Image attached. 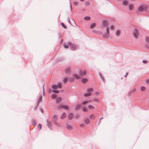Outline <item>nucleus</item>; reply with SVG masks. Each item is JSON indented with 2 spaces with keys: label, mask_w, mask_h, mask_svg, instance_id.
<instances>
[{
  "label": "nucleus",
  "mask_w": 149,
  "mask_h": 149,
  "mask_svg": "<svg viewBox=\"0 0 149 149\" xmlns=\"http://www.w3.org/2000/svg\"><path fill=\"white\" fill-rule=\"evenodd\" d=\"M57 117L56 115H54L52 118V121L56 126H59V125L58 123L56 122L57 120Z\"/></svg>",
  "instance_id": "obj_1"
},
{
  "label": "nucleus",
  "mask_w": 149,
  "mask_h": 149,
  "mask_svg": "<svg viewBox=\"0 0 149 149\" xmlns=\"http://www.w3.org/2000/svg\"><path fill=\"white\" fill-rule=\"evenodd\" d=\"M147 9V6H145L144 7L142 6H140L138 8V10L141 12H142L143 10L146 11Z\"/></svg>",
  "instance_id": "obj_2"
},
{
  "label": "nucleus",
  "mask_w": 149,
  "mask_h": 149,
  "mask_svg": "<svg viewBox=\"0 0 149 149\" xmlns=\"http://www.w3.org/2000/svg\"><path fill=\"white\" fill-rule=\"evenodd\" d=\"M133 34L134 37L136 38L137 36L139 35V32L138 30L136 28H135L134 29V31L133 32Z\"/></svg>",
  "instance_id": "obj_3"
},
{
  "label": "nucleus",
  "mask_w": 149,
  "mask_h": 149,
  "mask_svg": "<svg viewBox=\"0 0 149 149\" xmlns=\"http://www.w3.org/2000/svg\"><path fill=\"white\" fill-rule=\"evenodd\" d=\"M57 108L58 109H61V108H63L64 109H66V110H68L69 109V107L66 105H58L57 106Z\"/></svg>",
  "instance_id": "obj_4"
},
{
  "label": "nucleus",
  "mask_w": 149,
  "mask_h": 149,
  "mask_svg": "<svg viewBox=\"0 0 149 149\" xmlns=\"http://www.w3.org/2000/svg\"><path fill=\"white\" fill-rule=\"evenodd\" d=\"M109 29L108 27H107L106 29V33L104 34L103 36L104 38H107L109 36Z\"/></svg>",
  "instance_id": "obj_5"
},
{
  "label": "nucleus",
  "mask_w": 149,
  "mask_h": 149,
  "mask_svg": "<svg viewBox=\"0 0 149 149\" xmlns=\"http://www.w3.org/2000/svg\"><path fill=\"white\" fill-rule=\"evenodd\" d=\"M71 49L73 50H76L79 48V46L78 45L72 44L71 46Z\"/></svg>",
  "instance_id": "obj_6"
},
{
  "label": "nucleus",
  "mask_w": 149,
  "mask_h": 149,
  "mask_svg": "<svg viewBox=\"0 0 149 149\" xmlns=\"http://www.w3.org/2000/svg\"><path fill=\"white\" fill-rule=\"evenodd\" d=\"M108 22L106 20H103L102 21V24L104 27L108 26Z\"/></svg>",
  "instance_id": "obj_7"
},
{
  "label": "nucleus",
  "mask_w": 149,
  "mask_h": 149,
  "mask_svg": "<svg viewBox=\"0 0 149 149\" xmlns=\"http://www.w3.org/2000/svg\"><path fill=\"white\" fill-rule=\"evenodd\" d=\"M65 73L67 74H69L71 73L70 68L69 67L66 68L65 71Z\"/></svg>",
  "instance_id": "obj_8"
},
{
  "label": "nucleus",
  "mask_w": 149,
  "mask_h": 149,
  "mask_svg": "<svg viewBox=\"0 0 149 149\" xmlns=\"http://www.w3.org/2000/svg\"><path fill=\"white\" fill-rule=\"evenodd\" d=\"M79 74L81 76H84L86 74V71L85 70H84L83 71H82L81 70H79Z\"/></svg>",
  "instance_id": "obj_9"
},
{
  "label": "nucleus",
  "mask_w": 149,
  "mask_h": 149,
  "mask_svg": "<svg viewBox=\"0 0 149 149\" xmlns=\"http://www.w3.org/2000/svg\"><path fill=\"white\" fill-rule=\"evenodd\" d=\"M74 116V115L73 113H70L68 114V119L69 120H72L73 119Z\"/></svg>",
  "instance_id": "obj_10"
},
{
  "label": "nucleus",
  "mask_w": 149,
  "mask_h": 149,
  "mask_svg": "<svg viewBox=\"0 0 149 149\" xmlns=\"http://www.w3.org/2000/svg\"><path fill=\"white\" fill-rule=\"evenodd\" d=\"M84 122L85 124L88 125V124L90 123V120L86 118L84 119Z\"/></svg>",
  "instance_id": "obj_11"
},
{
  "label": "nucleus",
  "mask_w": 149,
  "mask_h": 149,
  "mask_svg": "<svg viewBox=\"0 0 149 149\" xmlns=\"http://www.w3.org/2000/svg\"><path fill=\"white\" fill-rule=\"evenodd\" d=\"M67 129L68 130H72L73 129V127L72 125H68L66 127Z\"/></svg>",
  "instance_id": "obj_12"
},
{
  "label": "nucleus",
  "mask_w": 149,
  "mask_h": 149,
  "mask_svg": "<svg viewBox=\"0 0 149 149\" xmlns=\"http://www.w3.org/2000/svg\"><path fill=\"white\" fill-rule=\"evenodd\" d=\"M81 105H76L75 107L74 108L75 110L77 111L79 110L81 107Z\"/></svg>",
  "instance_id": "obj_13"
},
{
  "label": "nucleus",
  "mask_w": 149,
  "mask_h": 149,
  "mask_svg": "<svg viewBox=\"0 0 149 149\" xmlns=\"http://www.w3.org/2000/svg\"><path fill=\"white\" fill-rule=\"evenodd\" d=\"M47 125H48V127L51 130H52L51 126V125H52V123L50 122H49L48 121V120L47 119Z\"/></svg>",
  "instance_id": "obj_14"
},
{
  "label": "nucleus",
  "mask_w": 149,
  "mask_h": 149,
  "mask_svg": "<svg viewBox=\"0 0 149 149\" xmlns=\"http://www.w3.org/2000/svg\"><path fill=\"white\" fill-rule=\"evenodd\" d=\"M61 100V97H59L56 98V102L57 103H59Z\"/></svg>",
  "instance_id": "obj_15"
},
{
  "label": "nucleus",
  "mask_w": 149,
  "mask_h": 149,
  "mask_svg": "<svg viewBox=\"0 0 149 149\" xmlns=\"http://www.w3.org/2000/svg\"><path fill=\"white\" fill-rule=\"evenodd\" d=\"M66 116V113L65 112H64L62 113V116L61 117V119H63Z\"/></svg>",
  "instance_id": "obj_16"
},
{
  "label": "nucleus",
  "mask_w": 149,
  "mask_h": 149,
  "mask_svg": "<svg viewBox=\"0 0 149 149\" xmlns=\"http://www.w3.org/2000/svg\"><path fill=\"white\" fill-rule=\"evenodd\" d=\"M96 25V24L95 23H92L90 25V28L91 29L94 28Z\"/></svg>",
  "instance_id": "obj_17"
},
{
  "label": "nucleus",
  "mask_w": 149,
  "mask_h": 149,
  "mask_svg": "<svg viewBox=\"0 0 149 149\" xmlns=\"http://www.w3.org/2000/svg\"><path fill=\"white\" fill-rule=\"evenodd\" d=\"M32 122L33 125L34 126H36V123L35 121V120L34 119H32Z\"/></svg>",
  "instance_id": "obj_18"
},
{
  "label": "nucleus",
  "mask_w": 149,
  "mask_h": 149,
  "mask_svg": "<svg viewBox=\"0 0 149 149\" xmlns=\"http://www.w3.org/2000/svg\"><path fill=\"white\" fill-rule=\"evenodd\" d=\"M120 31L118 30H116V32H115V34L116 36H119L120 35Z\"/></svg>",
  "instance_id": "obj_19"
},
{
  "label": "nucleus",
  "mask_w": 149,
  "mask_h": 149,
  "mask_svg": "<svg viewBox=\"0 0 149 149\" xmlns=\"http://www.w3.org/2000/svg\"><path fill=\"white\" fill-rule=\"evenodd\" d=\"M128 4V2L125 0H123L122 1V4L124 6H125Z\"/></svg>",
  "instance_id": "obj_20"
},
{
  "label": "nucleus",
  "mask_w": 149,
  "mask_h": 149,
  "mask_svg": "<svg viewBox=\"0 0 149 149\" xmlns=\"http://www.w3.org/2000/svg\"><path fill=\"white\" fill-rule=\"evenodd\" d=\"M74 78L73 77H71L69 78L68 80L70 82H72L74 81Z\"/></svg>",
  "instance_id": "obj_21"
},
{
  "label": "nucleus",
  "mask_w": 149,
  "mask_h": 149,
  "mask_svg": "<svg viewBox=\"0 0 149 149\" xmlns=\"http://www.w3.org/2000/svg\"><path fill=\"white\" fill-rule=\"evenodd\" d=\"M74 76L77 79H79L81 78L80 77L79 75L76 74H74Z\"/></svg>",
  "instance_id": "obj_22"
},
{
  "label": "nucleus",
  "mask_w": 149,
  "mask_h": 149,
  "mask_svg": "<svg viewBox=\"0 0 149 149\" xmlns=\"http://www.w3.org/2000/svg\"><path fill=\"white\" fill-rule=\"evenodd\" d=\"M87 81V79L86 78H83L81 80V82L83 83H85Z\"/></svg>",
  "instance_id": "obj_23"
},
{
  "label": "nucleus",
  "mask_w": 149,
  "mask_h": 149,
  "mask_svg": "<svg viewBox=\"0 0 149 149\" xmlns=\"http://www.w3.org/2000/svg\"><path fill=\"white\" fill-rule=\"evenodd\" d=\"M93 88H90L88 89L87 90V91L88 93L92 92L93 91Z\"/></svg>",
  "instance_id": "obj_24"
},
{
  "label": "nucleus",
  "mask_w": 149,
  "mask_h": 149,
  "mask_svg": "<svg viewBox=\"0 0 149 149\" xmlns=\"http://www.w3.org/2000/svg\"><path fill=\"white\" fill-rule=\"evenodd\" d=\"M91 95V93H85L84 94V96L85 97H88L90 95Z\"/></svg>",
  "instance_id": "obj_25"
},
{
  "label": "nucleus",
  "mask_w": 149,
  "mask_h": 149,
  "mask_svg": "<svg viewBox=\"0 0 149 149\" xmlns=\"http://www.w3.org/2000/svg\"><path fill=\"white\" fill-rule=\"evenodd\" d=\"M52 92L55 93H59V91L56 90H52Z\"/></svg>",
  "instance_id": "obj_26"
},
{
  "label": "nucleus",
  "mask_w": 149,
  "mask_h": 149,
  "mask_svg": "<svg viewBox=\"0 0 149 149\" xmlns=\"http://www.w3.org/2000/svg\"><path fill=\"white\" fill-rule=\"evenodd\" d=\"M56 85L57 86V88H59L60 89L61 88L62 86L61 84V83H59L58 84H57Z\"/></svg>",
  "instance_id": "obj_27"
},
{
  "label": "nucleus",
  "mask_w": 149,
  "mask_h": 149,
  "mask_svg": "<svg viewBox=\"0 0 149 149\" xmlns=\"http://www.w3.org/2000/svg\"><path fill=\"white\" fill-rule=\"evenodd\" d=\"M84 19L86 20H89L90 19V17L88 16L85 17Z\"/></svg>",
  "instance_id": "obj_28"
},
{
  "label": "nucleus",
  "mask_w": 149,
  "mask_h": 149,
  "mask_svg": "<svg viewBox=\"0 0 149 149\" xmlns=\"http://www.w3.org/2000/svg\"><path fill=\"white\" fill-rule=\"evenodd\" d=\"M52 88L54 89H57V86L56 85H52Z\"/></svg>",
  "instance_id": "obj_29"
},
{
  "label": "nucleus",
  "mask_w": 149,
  "mask_h": 149,
  "mask_svg": "<svg viewBox=\"0 0 149 149\" xmlns=\"http://www.w3.org/2000/svg\"><path fill=\"white\" fill-rule=\"evenodd\" d=\"M42 99V97L41 95L39 97V98L38 100V103H39L41 101Z\"/></svg>",
  "instance_id": "obj_30"
},
{
  "label": "nucleus",
  "mask_w": 149,
  "mask_h": 149,
  "mask_svg": "<svg viewBox=\"0 0 149 149\" xmlns=\"http://www.w3.org/2000/svg\"><path fill=\"white\" fill-rule=\"evenodd\" d=\"M61 25L63 26V27L65 29H66L67 27L65 25L64 23H61Z\"/></svg>",
  "instance_id": "obj_31"
},
{
  "label": "nucleus",
  "mask_w": 149,
  "mask_h": 149,
  "mask_svg": "<svg viewBox=\"0 0 149 149\" xmlns=\"http://www.w3.org/2000/svg\"><path fill=\"white\" fill-rule=\"evenodd\" d=\"M145 40L146 42L147 43H148L149 42V38L148 36H146L145 38Z\"/></svg>",
  "instance_id": "obj_32"
},
{
  "label": "nucleus",
  "mask_w": 149,
  "mask_h": 149,
  "mask_svg": "<svg viewBox=\"0 0 149 149\" xmlns=\"http://www.w3.org/2000/svg\"><path fill=\"white\" fill-rule=\"evenodd\" d=\"M90 118L91 119H94V118H95L93 114L91 115L90 116Z\"/></svg>",
  "instance_id": "obj_33"
},
{
  "label": "nucleus",
  "mask_w": 149,
  "mask_h": 149,
  "mask_svg": "<svg viewBox=\"0 0 149 149\" xmlns=\"http://www.w3.org/2000/svg\"><path fill=\"white\" fill-rule=\"evenodd\" d=\"M88 108L91 109H94V107L92 105H89L88 106Z\"/></svg>",
  "instance_id": "obj_34"
},
{
  "label": "nucleus",
  "mask_w": 149,
  "mask_h": 149,
  "mask_svg": "<svg viewBox=\"0 0 149 149\" xmlns=\"http://www.w3.org/2000/svg\"><path fill=\"white\" fill-rule=\"evenodd\" d=\"M146 88L144 86H142L141 87V90L142 91H144L145 90H146Z\"/></svg>",
  "instance_id": "obj_35"
},
{
  "label": "nucleus",
  "mask_w": 149,
  "mask_h": 149,
  "mask_svg": "<svg viewBox=\"0 0 149 149\" xmlns=\"http://www.w3.org/2000/svg\"><path fill=\"white\" fill-rule=\"evenodd\" d=\"M39 105V103H38L36 106L34 108V110L35 111H36L37 110V109L38 106V105Z\"/></svg>",
  "instance_id": "obj_36"
},
{
  "label": "nucleus",
  "mask_w": 149,
  "mask_h": 149,
  "mask_svg": "<svg viewBox=\"0 0 149 149\" xmlns=\"http://www.w3.org/2000/svg\"><path fill=\"white\" fill-rule=\"evenodd\" d=\"M52 99L55 98L56 97V95L55 94H53L52 95Z\"/></svg>",
  "instance_id": "obj_37"
},
{
  "label": "nucleus",
  "mask_w": 149,
  "mask_h": 149,
  "mask_svg": "<svg viewBox=\"0 0 149 149\" xmlns=\"http://www.w3.org/2000/svg\"><path fill=\"white\" fill-rule=\"evenodd\" d=\"M90 2L88 1L85 2V4L86 6H89L90 5Z\"/></svg>",
  "instance_id": "obj_38"
},
{
  "label": "nucleus",
  "mask_w": 149,
  "mask_h": 149,
  "mask_svg": "<svg viewBox=\"0 0 149 149\" xmlns=\"http://www.w3.org/2000/svg\"><path fill=\"white\" fill-rule=\"evenodd\" d=\"M129 8L130 10H132V6L131 5H129Z\"/></svg>",
  "instance_id": "obj_39"
},
{
  "label": "nucleus",
  "mask_w": 149,
  "mask_h": 149,
  "mask_svg": "<svg viewBox=\"0 0 149 149\" xmlns=\"http://www.w3.org/2000/svg\"><path fill=\"white\" fill-rule=\"evenodd\" d=\"M64 47L65 49H68L69 47V45H66L64 44Z\"/></svg>",
  "instance_id": "obj_40"
},
{
  "label": "nucleus",
  "mask_w": 149,
  "mask_h": 149,
  "mask_svg": "<svg viewBox=\"0 0 149 149\" xmlns=\"http://www.w3.org/2000/svg\"><path fill=\"white\" fill-rule=\"evenodd\" d=\"M38 127L39 128V130H40L42 127L41 125L40 124H39L38 126Z\"/></svg>",
  "instance_id": "obj_41"
},
{
  "label": "nucleus",
  "mask_w": 149,
  "mask_h": 149,
  "mask_svg": "<svg viewBox=\"0 0 149 149\" xmlns=\"http://www.w3.org/2000/svg\"><path fill=\"white\" fill-rule=\"evenodd\" d=\"M74 5L77 6L78 5L79 3L78 2L75 1L74 2Z\"/></svg>",
  "instance_id": "obj_42"
},
{
  "label": "nucleus",
  "mask_w": 149,
  "mask_h": 149,
  "mask_svg": "<svg viewBox=\"0 0 149 149\" xmlns=\"http://www.w3.org/2000/svg\"><path fill=\"white\" fill-rule=\"evenodd\" d=\"M67 81V79L66 78H65L63 80V82L65 83H66Z\"/></svg>",
  "instance_id": "obj_43"
},
{
  "label": "nucleus",
  "mask_w": 149,
  "mask_h": 149,
  "mask_svg": "<svg viewBox=\"0 0 149 149\" xmlns=\"http://www.w3.org/2000/svg\"><path fill=\"white\" fill-rule=\"evenodd\" d=\"M82 109L83 111L84 112H86V108H85L83 107L82 108Z\"/></svg>",
  "instance_id": "obj_44"
},
{
  "label": "nucleus",
  "mask_w": 149,
  "mask_h": 149,
  "mask_svg": "<svg viewBox=\"0 0 149 149\" xmlns=\"http://www.w3.org/2000/svg\"><path fill=\"white\" fill-rule=\"evenodd\" d=\"M110 28L111 29L113 30V31L114 29V27L113 25H111L110 26Z\"/></svg>",
  "instance_id": "obj_45"
},
{
  "label": "nucleus",
  "mask_w": 149,
  "mask_h": 149,
  "mask_svg": "<svg viewBox=\"0 0 149 149\" xmlns=\"http://www.w3.org/2000/svg\"><path fill=\"white\" fill-rule=\"evenodd\" d=\"M92 100L94 101L95 102H99L98 100L96 98H94L92 99Z\"/></svg>",
  "instance_id": "obj_46"
},
{
  "label": "nucleus",
  "mask_w": 149,
  "mask_h": 149,
  "mask_svg": "<svg viewBox=\"0 0 149 149\" xmlns=\"http://www.w3.org/2000/svg\"><path fill=\"white\" fill-rule=\"evenodd\" d=\"M79 117V115L77 114H76L74 116V118L76 119H77Z\"/></svg>",
  "instance_id": "obj_47"
},
{
  "label": "nucleus",
  "mask_w": 149,
  "mask_h": 149,
  "mask_svg": "<svg viewBox=\"0 0 149 149\" xmlns=\"http://www.w3.org/2000/svg\"><path fill=\"white\" fill-rule=\"evenodd\" d=\"M87 103V101L82 102V104L83 105H84Z\"/></svg>",
  "instance_id": "obj_48"
},
{
  "label": "nucleus",
  "mask_w": 149,
  "mask_h": 149,
  "mask_svg": "<svg viewBox=\"0 0 149 149\" xmlns=\"http://www.w3.org/2000/svg\"><path fill=\"white\" fill-rule=\"evenodd\" d=\"M136 90V89L135 88L132 89V93H134L135 92Z\"/></svg>",
  "instance_id": "obj_49"
},
{
  "label": "nucleus",
  "mask_w": 149,
  "mask_h": 149,
  "mask_svg": "<svg viewBox=\"0 0 149 149\" xmlns=\"http://www.w3.org/2000/svg\"><path fill=\"white\" fill-rule=\"evenodd\" d=\"M80 126L81 127H84L85 125L83 124H80Z\"/></svg>",
  "instance_id": "obj_50"
},
{
  "label": "nucleus",
  "mask_w": 149,
  "mask_h": 149,
  "mask_svg": "<svg viewBox=\"0 0 149 149\" xmlns=\"http://www.w3.org/2000/svg\"><path fill=\"white\" fill-rule=\"evenodd\" d=\"M95 94L97 95H100V93L99 92H95Z\"/></svg>",
  "instance_id": "obj_51"
},
{
  "label": "nucleus",
  "mask_w": 149,
  "mask_h": 149,
  "mask_svg": "<svg viewBox=\"0 0 149 149\" xmlns=\"http://www.w3.org/2000/svg\"><path fill=\"white\" fill-rule=\"evenodd\" d=\"M68 44L69 46H72V45L71 42H68Z\"/></svg>",
  "instance_id": "obj_52"
},
{
  "label": "nucleus",
  "mask_w": 149,
  "mask_h": 149,
  "mask_svg": "<svg viewBox=\"0 0 149 149\" xmlns=\"http://www.w3.org/2000/svg\"><path fill=\"white\" fill-rule=\"evenodd\" d=\"M146 83L147 84H149V79L146 80Z\"/></svg>",
  "instance_id": "obj_53"
},
{
  "label": "nucleus",
  "mask_w": 149,
  "mask_h": 149,
  "mask_svg": "<svg viewBox=\"0 0 149 149\" xmlns=\"http://www.w3.org/2000/svg\"><path fill=\"white\" fill-rule=\"evenodd\" d=\"M102 79V81L104 83H105V79H104V78H102V79Z\"/></svg>",
  "instance_id": "obj_54"
},
{
  "label": "nucleus",
  "mask_w": 149,
  "mask_h": 149,
  "mask_svg": "<svg viewBox=\"0 0 149 149\" xmlns=\"http://www.w3.org/2000/svg\"><path fill=\"white\" fill-rule=\"evenodd\" d=\"M142 62L144 63H147V61L146 60H143Z\"/></svg>",
  "instance_id": "obj_55"
},
{
  "label": "nucleus",
  "mask_w": 149,
  "mask_h": 149,
  "mask_svg": "<svg viewBox=\"0 0 149 149\" xmlns=\"http://www.w3.org/2000/svg\"><path fill=\"white\" fill-rule=\"evenodd\" d=\"M128 72H126L125 75L124 76V77H126L127 76V75H128Z\"/></svg>",
  "instance_id": "obj_56"
},
{
  "label": "nucleus",
  "mask_w": 149,
  "mask_h": 149,
  "mask_svg": "<svg viewBox=\"0 0 149 149\" xmlns=\"http://www.w3.org/2000/svg\"><path fill=\"white\" fill-rule=\"evenodd\" d=\"M103 117H102V118H100V122H99V123H98V125H99V123H100V121H101V119H103Z\"/></svg>",
  "instance_id": "obj_57"
},
{
  "label": "nucleus",
  "mask_w": 149,
  "mask_h": 149,
  "mask_svg": "<svg viewBox=\"0 0 149 149\" xmlns=\"http://www.w3.org/2000/svg\"><path fill=\"white\" fill-rule=\"evenodd\" d=\"M146 47L148 48L149 49V44L147 45H146Z\"/></svg>",
  "instance_id": "obj_58"
},
{
  "label": "nucleus",
  "mask_w": 149,
  "mask_h": 149,
  "mask_svg": "<svg viewBox=\"0 0 149 149\" xmlns=\"http://www.w3.org/2000/svg\"><path fill=\"white\" fill-rule=\"evenodd\" d=\"M51 91H52V90H51L50 89H49V93H50Z\"/></svg>",
  "instance_id": "obj_59"
},
{
  "label": "nucleus",
  "mask_w": 149,
  "mask_h": 149,
  "mask_svg": "<svg viewBox=\"0 0 149 149\" xmlns=\"http://www.w3.org/2000/svg\"><path fill=\"white\" fill-rule=\"evenodd\" d=\"M100 78H101V79H102V78H103V77H102V75H101H101H100Z\"/></svg>",
  "instance_id": "obj_60"
},
{
  "label": "nucleus",
  "mask_w": 149,
  "mask_h": 149,
  "mask_svg": "<svg viewBox=\"0 0 149 149\" xmlns=\"http://www.w3.org/2000/svg\"><path fill=\"white\" fill-rule=\"evenodd\" d=\"M42 109H41V112H42V113H43V111H42Z\"/></svg>",
  "instance_id": "obj_61"
},
{
  "label": "nucleus",
  "mask_w": 149,
  "mask_h": 149,
  "mask_svg": "<svg viewBox=\"0 0 149 149\" xmlns=\"http://www.w3.org/2000/svg\"><path fill=\"white\" fill-rule=\"evenodd\" d=\"M70 7L71 10H72V6L71 5L70 6Z\"/></svg>",
  "instance_id": "obj_62"
},
{
  "label": "nucleus",
  "mask_w": 149,
  "mask_h": 149,
  "mask_svg": "<svg viewBox=\"0 0 149 149\" xmlns=\"http://www.w3.org/2000/svg\"><path fill=\"white\" fill-rule=\"evenodd\" d=\"M99 75H100H100H101V73H100V72H99Z\"/></svg>",
  "instance_id": "obj_63"
},
{
  "label": "nucleus",
  "mask_w": 149,
  "mask_h": 149,
  "mask_svg": "<svg viewBox=\"0 0 149 149\" xmlns=\"http://www.w3.org/2000/svg\"><path fill=\"white\" fill-rule=\"evenodd\" d=\"M81 1H84V0H80Z\"/></svg>",
  "instance_id": "obj_64"
}]
</instances>
